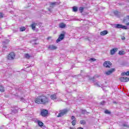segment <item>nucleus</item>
I'll list each match as a JSON object with an SVG mask.
<instances>
[{
	"instance_id": "obj_22",
	"label": "nucleus",
	"mask_w": 129,
	"mask_h": 129,
	"mask_svg": "<svg viewBox=\"0 0 129 129\" xmlns=\"http://www.w3.org/2000/svg\"><path fill=\"white\" fill-rule=\"evenodd\" d=\"M11 110L13 113H17V112H18V109L17 108H15V109H11Z\"/></svg>"
},
{
	"instance_id": "obj_25",
	"label": "nucleus",
	"mask_w": 129,
	"mask_h": 129,
	"mask_svg": "<svg viewBox=\"0 0 129 129\" xmlns=\"http://www.w3.org/2000/svg\"><path fill=\"white\" fill-rule=\"evenodd\" d=\"M127 21H129V16L126 17L125 19H124V22H127Z\"/></svg>"
},
{
	"instance_id": "obj_27",
	"label": "nucleus",
	"mask_w": 129,
	"mask_h": 129,
	"mask_svg": "<svg viewBox=\"0 0 129 129\" xmlns=\"http://www.w3.org/2000/svg\"><path fill=\"white\" fill-rule=\"evenodd\" d=\"M90 61H91V62H94V61H96V59L95 58H90Z\"/></svg>"
},
{
	"instance_id": "obj_29",
	"label": "nucleus",
	"mask_w": 129,
	"mask_h": 129,
	"mask_svg": "<svg viewBox=\"0 0 129 129\" xmlns=\"http://www.w3.org/2000/svg\"><path fill=\"white\" fill-rule=\"evenodd\" d=\"M114 15H115V16H118V15H119L120 13L117 12V11H115L114 12Z\"/></svg>"
},
{
	"instance_id": "obj_11",
	"label": "nucleus",
	"mask_w": 129,
	"mask_h": 129,
	"mask_svg": "<svg viewBox=\"0 0 129 129\" xmlns=\"http://www.w3.org/2000/svg\"><path fill=\"white\" fill-rule=\"evenodd\" d=\"M41 114L42 116H47L48 115V111L47 110L43 109L41 111Z\"/></svg>"
},
{
	"instance_id": "obj_12",
	"label": "nucleus",
	"mask_w": 129,
	"mask_h": 129,
	"mask_svg": "<svg viewBox=\"0 0 129 129\" xmlns=\"http://www.w3.org/2000/svg\"><path fill=\"white\" fill-rule=\"evenodd\" d=\"M118 48L117 47H115L110 50V55H114L116 52H117Z\"/></svg>"
},
{
	"instance_id": "obj_17",
	"label": "nucleus",
	"mask_w": 129,
	"mask_h": 129,
	"mask_svg": "<svg viewBox=\"0 0 129 129\" xmlns=\"http://www.w3.org/2000/svg\"><path fill=\"white\" fill-rule=\"evenodd\" d=\"M36 26H37V24L33 23V24H31V27L32 30H36Z\"/></svg>"
},
{
	"instance_id": "obj_23",
	"label": "nucleus",
	"mask_w": 129,
	"mask_h": 129,
	"mask_svg": "<svg viewBox=\"0 0 129 129\" xmlns=\"http://www.w3.org/2000/svg\"><path fill=\"white\" fill-rule=\"evenodd\" d=\"M38 123L39 126H43V125L44 124L43 122H42V121H38Z\"/></svg>"
},
{
	"instance_id": "obj_3",
	"label": "nucleus",
	"mask_w": 129,
	"mask_h": 129,
	"mask_svg": "<svg viewBox=\"0 0 129 129\" xmlns=\"http://www.w3.org/2000/svg\"><path fill=\"white\" fill-rule=\"evenodd\" d=\"M115 28L116 29H123V30H126V29H127V27L126 26H123L121 24H115Z\"/></svg>"
},
{
	"instance_id": "obj_26",
	"label": "nucleus",
	"mask_w": 129,
	"mask_h": 129,
	"mask_svg": "<svg viewBox=\"0 0 129 129\" xmlns=\"http://www.w3.org/2000/svg\"><path fill=\"white\" fill-rule=\"evenodd\" d=\"M84 10V9L83 7H80L79 8V11L80 12V13H82V12H83Z\"/></svg>"
},
{
	"instance_id": "obj_15",
	"label": "nucleus",
	"mask_w": 129,
	"mask_h": 129,
	"mask_svg": "<svg viewBox=\"0 0 129 129\" xmlns=\"http://www.w3.org/2000/svg\"><path fill=\"white\" fill-rule=\"evenodd\" d=\"M51 99H52V100H56L57 99V96L56 94H53L50 96Z\"/></svg>"
},
{
	"instance_id": "obj_39",
	"label": "nucleus",
	"mask_w": 129,
	"mask_h": 129,
	"mask_svg": "<svg viewBox=\"0 0 129 129\" xmlns=\"http://www.w3.org/2000/svg\"><path fill=\"white\" fill-rule=\"evenodd\" d=\"M121 40H122L123 41L124 40H125V37H123V36L122 37H121Z\"/></svg>"
},
{
	"instance_id": "obj_33",
	"label": "nucleus",
	"mask_w": 129,
	"mask_h": 129,
	"mask_svg": "<svg viewBox=\"0 0 129 129\" xmlns=\"http://www.w3.org/2000/svg\"><path fill=\"white\" fill-rule=\"evenodd\" d=\"M2 18H4V14L0 13V19H2Z\"/></svg>"
},
{
	"instance_id": "obj_30",
	"label": "nucleus",
	"mask_w": 129,
	"mask_h": 129,
	"mask_svg": "<svg viewBox=\"0 0 129 129\" xmlns=\"http://www.w3.org/2000/svg\"><path fill=\"white\" fill-rule=\"evenodd\" d=\"M10 42V40L9 39L6 40L5 41H4L3 43L4 44H8Z\"/></svg>"
},
{
	"instance_id": "obj_2",
	"label": "nucleus",
	"mask_w": 129,
	"mask_h": 129,
	"mask_svg": "<svg viewBox=\"0 0 129 129\" xmlns=\"http://www.w3.org/2000/svg\"><path fill=\"white\" fill-rule=\"evenodd\" d=\"M67 112H68V110L67 109H64L63 110H60V113L57 115V117L63 116V115H64V114H66Z\"/></svg>"
},
{
	"instance_id": "obj_18",
	"label": "nucleus",
	"mask_w": 129,
	"mask_h": 129,
	"mask_svg": "<svg viewBox=\"0 0 129 129\" xmlns=\"http://www.w3.org/2000/svg\"><path fill=\"white\" fill-rule=\"evenodd\" d=\"M59 28H61V29H63L66 27V25L64 23H60L59 24Z\"/></svg>"
},
{
	"instance_id": "obj_8",
	"label": "nucleus",
	"mask_w": 129,
	"mask_h": 129,
	"mask_svg": "<svg viewBox=\"0 0 129 129\" xmlns=\"http://www.w3.org/2000/svg\"><path fill=\"white\" fill-rule=\"evenodd\" d=\"M65 37V35L64 34H61L58 38L56 40V43H59V42H61L62 40L64 39V37Z\"/></svg>"
},
{
	"instance_id": "obj_45",
	"label": "nucleus",
	"mask_w": 129,
	"mask_h": 129,
	"mask_svg": "<svg viewBox=\"0 0 129 129\" xmlns=\"http://www.w3.org/2000/svg\"><path fill=\"white\" fill-rule=\"evenodd\" d=\"M23 99H23V98H21V100H22V101H23Z\"/></svg>"
},
{
	"instance_id": "obj_10",
	"label": "nucleus",
	"mask_w": 129,
	"mask_h": 129,
	"mask_svg": "<svg viewBox=\"0 0 129 129\" xmlns=\"http://www.w3.org/2000/svg\"><path fill=\"white\" fill-rule=\"evenodd\" d=\"M114 71H115V70L114 69H112L107 72H105L104 74H105L106 75H110V74L113 73Z\"/></svg>"
},
{
	"instance_id": "obj_38",
	"label": "nucleus",
	"mask_w": 129,
	"mask_h": 129,
	"mask_svg": "<svg viewBox=\"0 0 129 129\" xmlns=\"http://www.w3.org/2000/svg\"><path fill=\"white\" fill-rule=\"evenodd\" d=\"M71 119H72V120L75 119V116H72L71 117Z\"/></svg>"
},
{
	"instance_id": "obj_37",
	"label": "nucleus",
	"mask_w": 129,
	"mask_h": 129,
	"mask_svg": "<svg viewBox=\"0 0 129 129\" xmlns=\"http://www.w3.org/2000/svg\"><path fill=\"white\" fill-rule=\"evenodd\" d=\"M105 102L103 101L100 103V104L101 105H103L104 104H105Z\"/></svg>"
},
{
	"instance_id": "obj_44",
	"label": "nucleus",
	"mask_w": 129,
	"mask_h": 129,
	"mask_svg": "<svg viewBox=\"0 0 129 129\" xmlns=\"http://www.w3.org/2000/svg\"><path fill=\"white\" fill-rule=\"evenodd\" d=\"M14 32H18V30H14Z\"/></svg>"
},
{
	"instance_id": "obj_42",
	"label": "nucleus",
	"mask_w": 129,
	"mask_h": 129,
	"mask_svg": "<svg viewBox=\"0 0 129 129\" xmlns=\"http://www.w3.org/2000/svg\"><path fill=\"white\" fill-rule=\"evenodd\" d=\"M78 129H83V128H82L81 127H78Z\"/></svg>"
},
{
	"instance_id": "obj_19",
	"label": "nucleus",
	"mask_w": 129,
	"mask_h": 129,
	"mask_svg": "<svg viewBox=\"0 0 129 129\" xmlns=\"http://www.w3.org/2000/svg\"><path fill=\"white\" fill-rule=\"evenodd\" d=\"M119 55H124L125 54V52L123 50H120L118 53Z\"/></svg>"
},
{
	"instance_id": "obj_28",
	"label": "nucleus",
	"mask_w": 129,
	"mask_h": 129,
	"mask_svg": "<svg viewBox=\"0 0 129 129\" xmlns=\"http://www.w3.org/2000/svg\"><path fill=\"white\" fill-rule=\"evenodd\" d=\"M105 113H106V114H110V111H108V110H105Z\"/></svg>"
},
{
	"instance_id": "obj_6",
	"label": "nucleus",
	"mask_w": 129,
	"mask_h": 129,
	"mask_svg": "<svg viewBox=\"0 0 129 129\" xmlns=\"http://www.w3.org/2000/svg\"><path fill=\"white\" fill-rule=\"evenodd\" d=\"M8 60H14L15 59V53L11 52L8 56Z\"/></svg>"
},
{
	"instance_id": "obj_4",
	"label": "nucleus",
	"mask_w": 129,
	"mask_h": 129,
	"mask_svg": "<svg viewBox=\"0 0 129 129\" xmlns=\"http://www.w3.org/2000/svg\"><path fill=\"white\" fill-rule=\"evenodd\" d=\"M94 85L97 87H101L102 88L104 86V84L102 83V82L97 81L94 82Z\"/></svg>"
},
{
	"instance_id": "obj_24",
	"label": "nucleus",
	"mask_w": 129,
	"mask_h": 129,
	"mask_svg": "<svg viewBox=\"0 0 129 129\" xmlns=\"http://www.w3.org/2000/svg\"><path fill=\"white\" fill-rule=\"evenodd\" d=\"M73 12H77V11L78 10V8H77V7H74L73 8Z\"/></svg>"
},
{
	"instance_id": "obj_36",
	"label": "nucleus",
	"mask_w": 129,
	"mask_h": 129,
	"mask_svg": "<svg viewBox=\"0 0 129 129\" xmlns=\"http://www.w3.org/2000/svg\"><path fill=\"white\" fill-rule=\"evenodd\" d=\"M123 126H124L125 127H128V125H127V124H124Z\"/></svg>"
},
{
	"instance_id": "obj_43",
	"label": "nucleus",
	"mask_w": 129,
	"mask_h": 129,
	"mask_svg": "<svg viewBox=\"0 0 129 129\" xmlns=\"http://www.w3.org/2000/svg\"><path fill=\"white\" fill-rule=\"evenodd\" d=\"M126 26H129V22L126 23Z\"/></svg>"
},
{
	"instance_id": "obj_46",
	"label": "nucleus",
	"mask_w": 129,
	"mask_h": 129,
	"mask_svg": "<svg viewBox=\"0 0 129 129\" xmlns=\"http://www.w3.org/2000/svg\"><path fill=\"white\" fill-rule=\"evenodd\" d=\"M70 129H74L73 127H71Z\"/></svg>"
},
{
	"instance_id": "obj_7",
	"label": "nucleus",
	"mask_w": 129,
	"mask_h": 129,
	"mask_svg": "<svg viewBox=\"0 0 129 129\" xmlns=\"http://www.w3.org/2000/svg\"><path fill=\"white\" fill-rule=\"evenodd\" d=\"M103 66L106 68H110L111 62L110 61H105L103 63Z\"/></svg>"
},
{
	"instance_id": "obj_32",
	"label": "nucleus",
	"mask_w": 129,
	"mask_h": 129,
	"mask_svg": "<svg viewBox=\"0 0 129 129\" xmlns=\"http://www.w3.org/2000/svg\"><path fill=\"white\" fill-rule=\"evenodd\" d=\"M80 123H81V124H84V123H85V121H84V120H81L80 121Z\"/></svg>"
},
{
	"instance_id": "obj_5",
	"label": "nucleus",
	"mask_w": 129,
	"mask_h": 129,
	"mask_svg": "<svg viewBox=\"0 0 129 129\" xmlns=\"http://www.w3.org/2000/svg\"><path fill=\"white\" fill-rule=\"evenodd\" d=\"M57 5H59L58 3H51L50 5L49 8L50 9H48L49 12H52V11H51L50 9H53V8H54L55 6H57Z\"/></svg>"
},
{
	"instance_id": "obj_9",
	"label": "nucleus",
	"mask_w": 129,
	"mask_h": 129,
	"mask_svg": "<svg viewBox=\"0 0 129 129\" xmlns=\"http://www.w3.org/2000/svg\"><path fill=\"white\" fill-rule=\"evenodd\" d=\"M119 80L121 82H127L129 81V79L128 78L123 77L120 78Z\"/></svg>"
},
{
	"instance_id": "obj_21",
	"label": "nucleus",
	"mask_w": 129,
	"mask_h": 129,
	"mask_svg": "<svg viewBox=\"0 0 129 129\" xmlns=\"http://www.w3.org/2000/svg\"><path fill=\"white\" fill-rule=\"evenodd\" d=\"M25 30H26V27H22L20 28V32H24Z\"/></svg>"
},
{
	"instance_id": "obj_1",
	"label": "nucleus",
	"mask_w": 129,
	"mask_h": 129,
	"mask_svg": "<svg viewBox=\"0 0 129 129\" xmlns=\"http://www.w3.org/2000/svg\"><path fill=\"white\" fill-rule=\"evenodd\" d=\"M35 102L38 104H46L49 102V98L46 96H39L35 99Z\"/></svg>"
},
{
	"instance_id": "obj_14",
	"label": "nucleus",
	"mask_w": 129,
	"mask_h": 129,
	"mask_svg": "<svg viewBox=\"0 0 129 129\" xmlns=\"http://www.w3.org/2000/svg\"><path fill=\"white\" fill-rule=\"evenodd\" d=\"M107 34H108V32H107V30H104L100 33L101 36H105V35H107Z\"/></svg>"
},
{
	"instance_id": "obj_13",
	"label": "nucleus",
	"mask_w": 129,
	"mask_h": 129,
	"mask_svg": "<svg viewBox=\"0 0 129 129\" xmlns=\"http://www.w3.org/2000/svg\"><path fill=\"white\" fill-rule=\"evenodd\" d=\"M48 49H49V50H55L57 49V46L54 45H51L48 46Z\"/></svg>"
},
{
	"instance_id": "obj_31",
	"label": "nucleus",
	"mask_w": 129,
	"mask_h": 129,
	"mask_svg": "<svg viewBox=\"0 0 129 129\" xmlns=\"http://www.w3.org/2000/svg\"><path fill=\"white\" fill-rule=\"evenodd\" d=\"M72 125H75V124H76V121L75 120H73L72 122Z\"/></svg>"
},
{
	"instance_id": "obj_40",
	"label": "nucleus",
	"mask_w": 129,
	"mask_h": 129,
	"mask_svg": "<svg viewBox=\"0 0 129 129\" xmlns=\"http://www.w3.org/2000/svg\"><path fill=\"white\" fill-rule=\"evenodd\" d=\"M126 76H129V71L126 73Z\"/></svg>"
},
{
	"instance_id": "obj_20",
	"label": "nucleus",
	"mask_w": 129,
	"mask_h": 129,
	"mask_svg": "<svg viewBox=\"0 0 129 129\" xmlns=\"http://www.w3.org/2000/svg\"><path fill=\"white\" fill-rule=\"evenodd\" d=\"M0 91L1 92H4V91H5V88L2 85H0Z\"/></svg>"
},
{
	"instance_id": "obj_16",
	"label": "nucleus",
	"mask_w": 129,
	"mask_h": 129,
	"mask_svg": "<svg viewBox=\"0 0 129 129\" xmlns=\"http://www.w3.org/2000/svg\"><path fill=\"white\" fill-rule=\"evenodd\" d=\"M25 58H26V59H30L31 57H32V55H30L28 53H26L24 55Z\"/></svg>"
},
{
	"instance_id": "obj_41",
	"label": "nucleus",
	"mask_w": 129,
	"mask_h": 129,
	"mask_svg": "<svg viewBox=\"0 0 129 129\" xmlns=\"http://www.w3.org/2000/svg\"><path fill=\"white\" fill-rule=\"evenodd\" d=\"M51 38H52V37H49L47 38V40H50V39H51Z\"/></svg>"
},
{
	"instance_id": "obj_34",
	"label": "nucleus",
	"mask_w": 129,
	"mask_h": 129,
	"mask_svg": "<svg viewBox=\"0 0 129 129\" xmlns=\"http://www.w3.org/2000/svg\"><path fill=\"white\" fill-rule=\"evenodd\" d=\"M82 113H83V114H85V113H86V110H82Z\"/></svg>"
},
{
	"instance_id": "obj_35",
	"label": "nucleus",
	"mask_w": 129,
	"mask_h": 129,
	"mask_svg": "<svg viewBox=\"0 0 129 129\" xmlns=\"http://www.w3.org/2000/svg\"><path fill=\"white\" fill-rule=\"evenodd\" d=\"M122 76H124V75H126V73L123 72L121 73Z\"/></svg>"
}]
</instances>
